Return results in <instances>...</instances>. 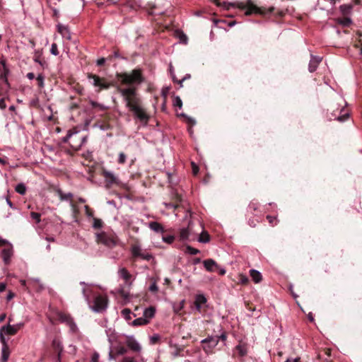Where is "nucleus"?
Returning <instances> with one entry per match:
<instances>
[{
  "mask_svg": "<svg viewBox=\"0 0 362 362\" xmlns=\"http://www.w3.org/2000/svg\"><path fill=\"white\" fill-rule=\"evenodd\" d=\"M117 78L120 81L121 85L128 86L127 88L117 87V90L121 94L126 107L133 112L135 118L144 125H146L150 119V115L145 108L142 107V101L137 93L138 86L144 82V77L139 69L132 70L130 73H117Z\"/></svg>",
  "mask_w": 362,
  "mask_h": 362,
  "instance_id": "obj_1",
  "label": "nucleus"
},
{
  "mask_svg": "<svg viewBox=\"0 0 362 362\" xmlns=\"http://www.w3.org/2000/svg\"><path fill=\"white\" fill-rule=\"evenodd\" d=\"M223 6L229 10L231 7L238 8L240 10H245V14L246 16H251L252 14H259L261 16H266L268 13H272L274 11V7L272 6L267 9L264 7H259L255 5L252 0H247L246 3L244 2H235V3H223Z\"/></svg>",
  "mask_w": 362,
  "mask_h": 362,
  "instance_id": "obj_2",
  "label": "nucleus"
},
{
  "mask_svg": "<svg viewBox=\"0 0 362 362\" xmlns=\"http://www.w3.org/2000/svg\"><path fill=\"white\" fill-rule=\"evenodd\" d=\"M95 241L98 244H103L108 248H113L119 243V239L112 233L103 231L96 233Z\"/></svg>",
  "mask_w": 362,
  "mask_h": 362,
  "instance_id": "obj_3",
  "label": "nucleus"
},
{
  "mask_svg": "<svg viewBox=\"0 0 362 362\" xmlns=\"http://www.w3.org/2000/svg\"><path fill=\"white\" fill-rule=\"evenodd\" d=\"M76 132L74 130H69L65 137L63 139V142L68 143L69 139L71 141L69 142L70 146L75 151H78L81 148V146L86 141V136L77 138Z\"/></svg>",
  "mask_w": 362,
  "mask_h": 362,
  "instance_id": "obj_4",
  "label": "nucleus"
},
{
  "mask_svg": "<svg viewBox=\"0 0 362 362\" xmlns=\"http://www.w3.org/2000/svg\"><path fill=\"white\" fill-rule=\"evenodd\" d=\"M88 79H92V84L98 88L97 92H100L103 90H107L110 87L114 86V83L112 82L108 81L105 78L100 77L99 76L88 73L87 75Z\"/></svg>",
  "mask_w": 362,
  "mask_h": 362,
  "instance_id": "obj_5",
  "label": "nucleus"
},
{
  "mask_svg": "<svg viewBox=\"0 0 362 362\" xmlns=\"http://www.w3.org/2000/svg\"><path fill=\"white\" fill-rule=\"evenodd\" d=\"M101 175L104 177L105 185L107 189H110L113 185H119L120 183L118 177L106 169H102Z\"/></svg>",
  "mask_w": 362,
  "mask_h": 362,
  "instance_id": "obj_6",
  "label": "nucleus"
},
{
  "mask_svg": "<svg viewBox=\"0 0 362 362\" xmlns=\"http://www.w3.org/2000/svg\"><path fill=\"white\" fill-rule=\"evenodd\" d=\"M201 343L203 344V350L206 354H211L214 353V349L218 344V336L209 337L203 339Z\"/></svg>",
  "mask_w": 362,
  "mask_h": 362,
  "instance_id": "obj_7",
  "label": "nucleus"
},
{
  "mask_svg": "<svg viewBox=\"0 0 362 362\" xmlns=\"http://www.w3.org/2000/svg\"><path fill=\"white\" fill-rule=\"evenodd\" d=\"M127 353V348H126L123 343L118 342L117 345L113 346L109 353V358L110 360H116L119 356H123Z\"/></svg>",
  "mask_w": 362,
  "mask_h": 362,
  "instance_id": "obj_8",
  "label": "nucleus"
},
{
  "mask_svg": "<svg viewBox=\"0 0 362 362\" xmlns=\"http://www.w3.org/2000/svg\"><path fill=\"white\" fill-rule=\"evenodd\" d=\"M107 298L106 296H98L95 298L94 304L93 305V310L96 312H102L107 305Z\"/></svg>",
  "mask_w": 362,
  "mask_h": 362,
  "instance_id": "obj_9",
  "label": "nucleus"
},
{
  "mask_svg": "<svg viewBox=\"0 0 362 362\" xmlns=\"http://www.w3.org/2000/svg\"><path fill=\"white\" fill-rule=\"evenodd\" d=\"M57 316L58 320L61 322L66 323L72 331H75L76 329V325L74 322L73 318L71 317L69 314L58 312L57 313Z\"/></svg>",
  "mask_w": 362,
  "mask_h": 362,
  "instance_id": "obj_10",
  "label": "nucleus"
},
{
  "mask_svg": "<svg viewBox=\"0 0 362 362\" xmlns=\"http://www.w3.org/2000/svg\"><path fill=\"white\" fill-rule=\"evenodd\" d=\"M132 253L134 258L140 257L143 259L149 261L153 258V256L148 253H143L139 245H134L132 247Z\"/></svg>",
  "mask_w": 362,
  "mask_h": 362,
  "instance_id": "obj_11",
  "label": "nucleus"
},
{
  "mask_svg": "<svg viewBox=\"0 0 362 362\" xmlns=\"http://www.w3.org/2000/svg\"><path fill=\"white\" fill-rule=\"evenodd\" d=\"M52 348L56 354V358H62V354L63 351V346L62 344V342L59 341V339L55 338L52 340Z\"/></svg>",
  "mask_w": 362,
  "mask_h": 362,
  "instance_id": "obj_12",
  "label": "nucleus"
},
{
  "mask_svg": "<svg viewBox=\"0 0 362 362\" xmlns=\"http://www.w3.org/2000/svg\"><path fill=\"white\" fill-rule=\"evenodd\" d=\"M123 344L124 345L126 344L128 348L134 352H139L141 350L140 345L133 337H127L126 340Z\"/></svg>",
  "mask_w": 362,
  "mask_h": 362,
  "instance_id": "obj_13",
  "label": "nucleus"
},
{
  "mask_svg": "<svg viewBox=\"0 0 362 362\" xmlns=\"http://www.w3.org/2000/svg\"><path fill=\"white\" fill-rule=\"evenodd\" d=\"M119 276L124 279V284L127 287H130L132 281V274L128 272L126 268H122L119 270Z\"/></svg>",
  "mask_w": 362,
  "mask_h": 362,
  "instance_id": "obj_14",
  "label": "nucleus"
},
{
  "mask_svg": "<svg viewBox=\"0 0 362 362\" xmlns=\"http://www.w3.org/2000/svg\"><path fill=\"white\" fill-rule=\"evenodd\" d=\"M205 269L210 272H214L219 269L218 264L212 259H207L203 262Z\"/></svg>",
  "mask_w": 362,
  "mask_h": 362,
  "instance_id": "obj_15",
  "label": "nucleus"
},
{
  "mask_svg": "<svg viewBox=\"0 0 362 362\" xmlns=\"http://www.w3.org/2000/svg\"><path fill=\"white\" fill-rule=\"evenodd\" d=\"M0 336L3 342L1 362H7L10 355L9 348L8 346L6 344L2 334H1Z\"/></svg>",
  "mask_w": 362,
  "mask_h": 362,
  "instance_id": "obj_16",
  "label": "nucleus"
},
{
  "mask_svg": "<svg viewBox=\"0 0 362 362\" xmlns=\"http://www.w3.org/2000/svg\"><path fill=\"white\" fill-rule=\"evenodd\" d=\"M206 303V298L205 296L202 294H199L196 296L195 300H194V305L196 307V309L201 313L202 312V307L203 305H204Z\"/></svg>",
  "mask_w": 362,
  "mask_h": 362,
  "instance_id": "obj_17",
  "label": "nucleus"
},
{
  "mask_svg": "<svg viewBox=\"0 0 362 362\" xmlns=\"http://www.w3.org/2000/svg\"><path fill=\"white\" fill-rule=\"evenodd\" d=\"M320 62H321L320 57L311 56V59L310 61L309 66H308L309 71L311 73L314 72L317 69Z\"/></svg>",
  "mask_w": 362,
  "mask_h": 362,
  "instance_id": "obj_18",
  "label": "nucleus"
},
{
  "mask_svg": "<svg viewBox=\"0 0 362 362\" xmlns=\"http://www.w3.org/2000/svg\"><path fill=\"white\" fill-rule=\"evenodd\" d=\"M149 228L156 233H164L165 230L163 226L156 221H152L149 223Z\"/></svg>",
  "mask_w": 362,
  "mask_h": 362,
  "instance_id": "obj_19",
  "label": "nucleus"
},
{
  "mask_svg": "<svg viewBox=\"0 0 362 362\" xmlns=\"http://www.w3.org/2000/svg\"><path fill=\"white\" fill-rule=\"evenodd\" d=\"M21 325L11 326L10 325L6 327H4L2 330H4L7 334L14 335L17 333L18 330L20 329Z\"/></svg>",
  "mask_w": 362,
  "mask_h": 362,
  "instance_id": "obj_20",
  "label": "nucleus"
},
{
  "mask_svg": "<svg viewBox=\"0 0 362 362\" xmlns=\"http://www.w3.org/2000/svg\"><path fill=\"white\" fill-rule=\"evenodd\" d=\"M55 192L59 197L61 201L71 200L73 198V194L71 193L64 194L60 189H56Z\"/></svg>",
  "mask_w": 362,
  "mask_h": 362,
  "instance_id": "obj_21",
  "label": "nucleus"
},
{
  "mask_svg": "<svg viewBox=\"0 0 362 362\" xmlns=\"http://www.w3.org/2000/svg\"><path fill=\"white\" fill-rule=\"evenodd\" d=\"M1 255L5 264H8L12 255V250L11 248H4L1 252Z\"/></svg>",
  "mask_w": 362,
  "mask_h": 362,
  "instance_id": "obj_22",
  "label": "nucleus"
},
{
  "mask_svg": "<svg viewBox=\"0 0 362 362\" xmlns=\"http://www.w3.org/2000/svg\"><path fill=\"white\" fill-rule=\"evenodd\" d=\"M250 276L254 282L259 283L262 280V274L259 272L255 269H251L250 271Z\"/></svg>",
  "mask_w": 362,
  "mask_h": 362,
  "instance_id": "obj_23",
  "label": "nucleus"
},
{
  "mask_svg": "<svg viewBox=\"0 0 362 362\" xmlns=\"http://www.w3.org/2000/svg\"><path fill=\"white\" fill-rule=\"evenodd\" d=\"M156 313V309L153 307H149L148 308H146L144 312V316L145 319H151L152 318Z\"/></svg>",
  "mask_w": 362,
  "mask_h": 362,
  "instance_id": "obj_24",
  "label": "nucleus"
},
{
  "mask_svg": "<svg viewBox=\"0 0 362 362\" xmlns=\"http://www.w3.org/2000/svg\"><path fill=\"white\" fill-rule=\"evenodd\" d=\"M189 236V230L188 228H183L180 231V240H187Z\"/></svg>",
  "mask_w": 362,
  "mask_h": 362,
  "instance_id": "obj_25",
  "label": "nucleus"
},
{
  "mask_svg": "<svg viewBox=\"0 0 362 362\" xmlns=\"http://www.w3.org/2000/svg\"><path fill=\"white\" fill-rule=\"evenodd\" d=\"M353 8L351 4H343L340 6V11L344 16L349 15Z\"/></svg>",
  "mask_w": 362,
  "mask_h": 362,
  "instance_id": "obj_26",
  "label": "nucleus"
},
{
  "mask_svg": "<svg viewBox=\"0 0 362 362\" xmlns=\"http://www.w3.org/2000/svg\"><path fill=\"white\" fill-rule=\"evenodd\" d=\"M71 209H72L73 217H74L75 221L77 222L78 221V214L80 213L79 209L72 202H71Z\"/></svg>",
  "mask_w": 362,
  "mask_h": 362,
  "instance_id": "obj_27",
  "label": "nucleus"
},
{
  "mask_svg": "<svg viewBox=\"0 0 362 362\" xmlns=\"http://www.w3.org/2000/svg\"><path fill=\"white\" fill-rule=\"evenodd\" d=\"M170 347L172 348H174L175 349V351H173V354L175 356H180V354L181 351H182L185 349V346H178L177 344H170Z\"/></svg>",
  "mask_w": 362,
  "mask_h": 362,
  "instance_id": "obj_28",
  "label": "nucleus"
},
{
  "mask_svg": "<svg viewBox=\"0 0 362 362\" xmlns=\"http://www.w3.org/2000/svg\"><path fill=\"white\" fill-rule=\"evenodd\" d=\"M332 116L334 117V119H337L339 122H344L345 120H346L349 117V114L348 113H344L341 115H337L336 113H332Z\"/></svg>",
  "mask_w": 362,
  "mask_h": 362,
  "instance_id": "obj_29",
  "label": "nucleus"
},
{
  "mask_svg": "<svg viewBox=\"0 0 362 362\" xmlns=\"http://www.w3.org/2000/svg\"><path fill=\"white\" fill-rule=\"evenodd\" d=\"M210 240L209 233L206 231H203L199 236V241L201 243H208Z\"/></svg>",
  "mask_w": 362,
  "mask_h": 362,
  "instance_id": "obj_30",
  "label": "nucleus"
},
{
  "mask_svg": "<svg viewBox=\"0 0 362 362\" xmlns=\"http://www.w3.org/2000/svg\"><path fill=\"white\" fill-rule=\"evenodd\" d=\"M148 323V320L143 317H139L133 321V325L134 326L144 325Z\"/></svg>",
  "mask_w": 362,
  "mask_h": 362,
  "instance_id": "obj_31",
  "label": "nucleus"
},
{
  "mask_svg": "<svg viewBox=\"0 0 362 362\" xmlns=\"http://www.w3.org/2000/svg\"><path fill=\"white\" fill-rule=\"evenodd\" d=\"M93 228L95 229H100L103 226V222L101 219L93 217Z\"/></svg>",
  "mask_w": 362,
  "mask_h": 362,
  "instance_id": "obj_32",
  "label": "nucleus"
},
{
  "mask_svg": "<svg viewBox=\"0 0 362 362\" xmlns=\"http://www.w3.org/2000/svg\"><path fill=\"white\" fill-rule=\"evenodd\" d=\"M16 191L20 194H25L26 192V187L24 184L20 183L18 184L16 187Z\"/></svg>",
  "mask_w": 362,
  "mask_h": 362,
  "instance_id": "obj_33",
  "label": "nucleus"
},
{
  "mask_svg": "<svg viewBox=\"0 0 362 362\" xmlns=\"http://www.w3.org/2000/svg\"><path fill=\"white\" fill-rule=\"evenodd\" d=\"M41 55H42V53L40 52V51H35V55H34V61L35 62H37L39 63L40 65H43V62L41 59H40V57H41Z\"/></svg>",
  "mask_w": 362,
  "mask_h": 362,
  "instance_id": "obj_34",
  "label": "nucleus"
},
{
  "mask_svg": "<svg viewBox=\"0 0 362 362\" xmlns=\"http://www.w3.org/2000/svg\"><path fill=\"white\" fill-rule=\"evenodd\" d=\"M90 105H91L93 108H98L100 110H105L106 109L105 107L103 105L99 104L97 102L90 101Z\"/></svg>",
  "mask_w": 362,
  "mask_h": 362,
  "instance_id": "obj_35",
  "label": "nucleus"
},
{
  "mask_svg": "<svg viewBox=\"0 0 362 362\" xmlns=\"http://www.w3.org/2000/svg\"><path fill=\"white\" fill-rule=\"evenodd\" d=\"M30 216L31 218L35 221V222L37 223H40V217H41V215L39 213H37V212H31L30 213Z\"/></svg>",
  "mask_w": 362,
  "mask_h": 362,
  "instance_id": "obj_36",
  "label": "nucleus"
},
{
  "mask_svg": "<svg viewBox=\"0 0 362 362\" xmlns=\"http://www.w3.org/2000/svg\"><path fill=\"white\" fill-rule=\"evenodd\" d=\"M126 158H127V156L124 153H122V152L119 153V158L117 160L118 163L124 164L126 162Z\"/></svg>",
  "mask_w": 362,
  "mask_h": 362,
  "instance_id": "obj_37",
  "label": "nucleus"
},
{
  "mask_svg": "<svg viewBox=\"0 0 362 362\" xmlns=\"http://www.w3.org/2000/svg\"><path fill=\"white\" fill-rule=\"evenodd\" d=\"M187 252H189L191 255H197L199 253V250L198 249L194 248L192 246L188 245L186 247Z\"/></svg>",
  "mask_w": 362,
  "mask_h": 362,
  "instance_id": "obj_38",
  "label": "nucleus"
},
{
  "mask_svg": "<svg viewBox=\"0 0 362 362\" xmlns=\"http://www.w3.org/2000/svg\"><path fill=\"white\" fill-rule=\"evenodd\" d=\"M236 349L238 351V353L241 356L246 354V349L243 346L239 344L236 346Z\"/></svg>",
  "mask_w": 362,
  "mask_h": 362,
  "instance_id": "obj_39",
  "label": "nucleus"
},
{
  "mask_svg": "<svg viewBox=\"0 0 362 362\" xmlns=\"http://www.w3.org/2000/svg\"><path fill=\"white\" fill-rule=\"evenodd\" d=\"M118 292L119 295L125 299H127L129 296V293L126 291L124 288H119Z\"/></svg>",
  "mask_w": 362,
  "mask_h": 362,
  "instance_id": "obj_40",
  "label": "nucleus"
},
{
  "mask_svg": "<svg viewBox=\"0 0 362 362\" xmlns=\"http://www.w3.org/2000/svg\"><path fill=\"white\" fill-rule=\"evenodd\" d=\"M9 71H4L0 74V78L6 83H8L7 75Z\"/></svg>",
  "mask_w": 362,
  "mask_h": 362,
  "instance_id": "obj_41",
  "label": "nucleus"
},
{
  "mask_svg": "<svg viewBox=\"0 0 362 362\" xmlns=\"http://www.w3.org/2000/svg\"><path fill=\"white\" fill-rule=\"evenodd\" d=\"M174 105L181 108L182 107V102L179 96H177L174 100Z\"/></svg>",
  "mask_w": 362,
  "mask_h": 362,
  "instance_id": "obj_42",
  "label": "nucleus"
},
{
  "mask_svg": "<svg viewBox=\"0 0 362 362\" xmlns=\"http://www.w3.org/2000/svg\"><path fill=\"white\" fill-rule=\"evenodd\" d=\"M50 52L52 54L57 56L59 54V51L57 48V45L56 43H53L51 47Z\"/></svg>",
  "mask_w": 362,
  "mask_h": 362,
  "instance_id": "obj_43",
  "label": "nucleus"
},
{
  "mask_svg": "<svg viewBox=\"0 0 362 362\" xmlns=\"http://www.w3.org/2000/svg\"><path fill=\"white\" fill-rule=\"evenodd\" d=\"M37 84L39 86L40 88H42L44 86V77L43 76H42L41 74L38 75V76L37 77Z\"/></svg>",
  "mask_w": 362,
  "mask_h": 362,
  "instance_id": "obj_44",
  "label": "nucleus"
},
{
  "mask_svg": "<svg viewBox=\"0 0 362 362\" xmlns=\"http://www.w3.org/2000/svg\"><path fill=\"white\" fill-rule=\"evenodd\" d=\"M74 88L78 94H83V88L78 83H76Z\"/></svg>",
  "mask_w": 362,
  "mask_h": 362,
  "instance_id": "obj_45",
  "label": "nucleus"
},
{
  "mask_svg": "<svg viewBox=\"0 0 362 362\" xmlns=\"http://www.w3.org/2000/svg\"><path fill=\"white\" fill-rule=\"evenodd\" d=\"M86 214L88 217L93 218V211L88 206H85Z\"/></svg>",
  "mask_w": 362,
  "mask_h": 362,
  "instance_id": "obj_46",
  "label": "nucleus"
},
{
  "mask_svg": "<svg viewBox=\"0 0 362 362\" xmlns=\"http://www.w3.org/2000/svg\"><path fill=\"white\" fill-rule=\"evenodd\" d=\"M149 291L153 293H156L158 291V287L156 281H154L151 284V285L149 287Z\"/></svg>",
  "mask_w": 362,
  "mask_h": 362,
  "instance_id": "obj_47",
  "label": "nucleus"
},
{
  "mask_svg": "<svg viewBox=\"0 0 362 362\" xmlns=\"http://www.w3.org/2000/svg\"><path fill=\"white\" fill-rule=\"evenodd\" d=\"M267 219L272 226H274L276 224V218L275 216L268 215L267 216Z\"/></svg>",
  "mask_w": 362,
  "mask_h": 362,
  "instance_id": "obj_48",
  "label": "nucleus"
},
{
  "mask_svg": "<svg viewBox=\"0 0 362 362\" xmlns=\"http://www.w3.org/2000/svg\"><path fill=\"white\" fill-rule=\"evenodd\" d=\"M122 314L127 320L131 319L130 314L131 310L129 309L125 308L122 310Z\"/></svg>",
  "mask_w": 362,
  "mask_h": 362,
  "instance_id": "obj_49",
  "label": "nucleus"
},
{
  "mask_svg": "<svg viewBox=\"0 0 362 362\" xmlns=\"http://www.w3.org/2000/svg\"><path fill=\"white\" fill-rule=\"evenodd\" d=\"M190 78V75L189 74H187L182 80L180 81H177L175 79V77H173V81L174 82H177L179 84H180V87H182V82L187 79V78Z\"/></svg>",
  "mask_w": 362,
  "mask_h": 362,
  "instance_id": "obj_50",
  "label": "nucleus"
},
{
  "mask_svg": "<svg viewBox=\"0 0 362 362\" xmlns=\"http://www.w3.org/2000/svg\"><path fill=\"white\" fill-rule=\"evenodd\" d=\"M258 208V204L257 203L251 202L249 206L248 209L250 211H256Z\"/></svg>",
  "mask_w": 362,
  "mask_h": 362,
  "instance_id": "obj_51",
  "label": "nucleus"
},
{
  "mask_svg": "<svg viewBox=\"0 0 362 362\" xmlns=\"http://www.w3.org/2000/svg\"><path fill=\"white\" fill-rule=\"evenodd\" d=\"M0 66L4 68V71H9L8 69L6 67V59L3 57L0 60Z\"/></svg>",
  "mask_w": 362,
  "mask_h": 362,
  "instance_id": "obj_52",
  "label": "nucleus"
},
{
  "mask_svg": "<svg viewBox=\"0 0 362 362\" xmlns=\"http://www.w3.org/2000/svg\"><path fill=\"white\" fill-rule=\"evenodd\" d=\"M163 240L168 243H172L174 240V236L169 235V236L163 237Z\"/></svg>",
  "mask_w": 362,
  "mask_h": 362,
  "instance_id": "obj_53",
  "label": "nucleus"
},
{
  "mask_svg": "<svg viewBox=\"0 0 362 362\" xmlns=\"http://www.w3.org/2000/svg\"><path fill=\"white\" fill-rule=\"evenodd\" d=\"M240 281L243 284H247L248 283V279L246 276L240 275Z\"/></svg>",
  "mask_w": 362,
  "mask_h": 362,
  "instance_id": "obj_54",
  "label": "nucleus"
},
{
  "mask_svg": "<svg viewBox=\"0 0 362 362\" xmlns=\"http://www.w3.org/2000/svg\"><path fill=\"white\" fill-rule=\"evenodd\" d=\"M192 165L193 174L196 175L199 172V167L193 162L192 163Z\"/></svg>",
  "mask_w": 362,
  "mask_h": 362,
  "instance_id": "obj_55",
  "label": "nucleus"
},
{
  "mask_svg": "<svg viewBox=\"0 0 362 362\" xmlns=\"http://www.w3.org/2000/svg\"><path fill=\"white\" fill-rule=\"evenodd\" d=\"M119 57H120V56H119V52H118L117 50H115V51L114 52V54H112V55H110V56L107 57V59H113V58H119Z\"/></svg>",
  "mask_w": 362,
  "mask_h": 362,
  "instance_id": "obj_56",
  "label": "nucleus"
},
{
  "mask_svg": "<svg viewBox=\"0 0 362 362\" xmlns=\"http://www.w3.org/2000/svg\"><path fill=\"white\" fill-rule=\"evenodd\" d=\"M105 61H106V59L104 57H102L97 60V65L99 66H102L105 64Z\"/></svg>",
  "mask_w": 362,
  "mask_h": 362,
  "instance_id": "obj_57",
  "label": "nucleus"
},
{
  "mask_svg": "<svg viewBox=\"0 0 362 362\" xmlns=\"http://www.w3.org/2000/svg\"><path fill=\"white\" fill-rule=\"evenodd\" d=\"M122 362H136V361L133 357L126 356L123 358Z\"/></svg>",
  "mask_w": 362,
  "mask_h": 362,
  "instance_id": "obj_58",
  "label": "nucleus"
},
{
  "mask_svg": "<svg viewBox=\"0 0 362 362\" xmlns=\"http://www.w3.org/2000/svg\"><path fill=\"white\" fill-rule=\"evenodd\" d=\"M91 361L92 362H99V354L98 353H94L92 356Z\"/></svg>",
  "mask_w": 362,
  "mask_h": 362,
  "instance_id": "obj_59",
  "label": "nucleus"
},
{
  "mask_svg": "<svg viewBox=\"0 0 362 362\" xmlns=\"http://www.w3.org/2000/svg\"><path fill=\"white\" fill-rule=\"evenodd\" d=\"M6 107V102L4 98L0 100V109L4 110Z\"/></svg>",
  "mask_w": 362,
  "mask_h": 362,
  "instance_id": "obj_60",
  "label": "nucleus"
},
{
  "mask_svg": "<svg viewBox=\"0 0 362 362\" xmlns=\"http://www.w3.org/2000/svg\"><path fill=\"white\" fill-rule=\"evenodd\" d=\"M285 362H300V358L299 357L296 358H289Z\"/></svg>",
  "mask_w": 362,
  "mask_h": 362,
  "instance_id": "obj_61",
  "label": "nucleus"
},
{
  "mask_svg": "<svg viewBox=\"0 0 362 362\" xmlns=\"http://www.w3.org/2000/svg\"><path fill=\"white\" fill-rule=\"evenodd\" d=\"M79 107L78 105L76 103H73L70 105V110H74L75 109H78Z\"/></svg>",
  "mask_w": 362,
  "mask_h": 362,
  "instance_id": "obj_62",
  "label": "nucleus"
},
{
  "mask_svg": "<svg viewBox=\"0 0 362 362\" xmlns=\"http://www.w3.org/2000/svg\"><path fill=\"white\" fill-rule=\"evenodd\" d=\"M160 338L158 336H153L151 337V341L153 344L157 343L159 341Z\"/></svg>",
  "mask_w": 362,
  "mask_h": 362,
  "instance_id": "obj_63",
  "label": "nucleus"
},
{
  "mask_svg": "<svg viewBox=\"0 0 362 362\" xmlns=\"http://www.w3.org/2000/svg\"><path fill=\"white\" fill-rule=\"evenodd\" d=\"M227 338V336L225 333L222 334L220 337H218V341H226Z\"/></svg>",
  "mask_w": 362,
  "mask_h": 362,
  "instance_id": "obj_64",
  "label": "nucleus"
}]
</instances>
